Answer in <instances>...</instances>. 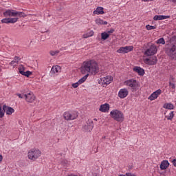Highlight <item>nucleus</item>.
I'll list each match as a JSON object with an SVG mask.
<instances>
[{
	"label": "nucleus",
	"instance_id": "nucleus-1",
	"mask_svg": "<svg viewBox=\"0 0 176 176\" xmlns=\"http://www.w3.org/2000/svg\"><path fill=\"white\" fill-rule=\"evenodd\" d=\"M80 72L82 75H88L91 74L92 75H96L100 72V67L98 63L94 60H85L82 63L80 67Z\"/></svg>",
	"mask_w": 176,
	"mask_h": 176
},
{
	"label": "nucleus",
	"instance_id": "nucleus-2",
	"mask_svg": "<svg viewBox=\"0 0 176 176\" xmlns=\"http://www.w3.org/2000/svg\"><path fill=\"white\" fill-rule=\"evenodd\" d=\"M124 86L130 89L131 91L135 92L140 89V82L134 78H131L124 82Z\"/></svg>",
	"mask_w": 176,
	"mask_h": 176
},
{
	"label": "nucleus",
	"instance_id": "nucleus-3",
	"mask_svg": "<svg viewBox=\"0 0 176 176\" xmlns=\"http://www.w3.org/2000/svg\"><path fill=\"white\" fill-rule=\"evenodd\" d=\"M176 46L175 44L173 42H169L166 45L165 52L167 54L169 57L173 58V60H176Z\"/></svg>",
	"mask_w": 176,
	"mask_h": 176
},
{
	"label": "nucleus",
	"instance_id": "nucleus-4",
	"mask_svg": "<svg viewBox=\"0 0 176 176\" xmlns=\"http://www.w3.org/2000/svg\"><path fill=\"white\" fill-rule=\"evenodd\" d=\"M110 116L116 122H124V114L120 110L113 109L110 112Z\"/></svg>",
	"mask_w": 176,
	"mask_h": 176
},
{
	"label": "nucleus",
	"instance_id": "nucleus-5",
	"mask_svg": "<svg viewBox=\"0 0 176 176\" xmlns=\"http://www.w3.org/2000/svg\"><path fill=\"white\" fill-rule=\"evenodd\" d=\"M41 155L42 152L38 148H32L29 150L28 153V159L32 162H35L36 160L39 159Z\"/></svg>",
	"mask_w": 176,
	"mask_h": 176
},
{
	"label": "nucleus",
	"instance_id": "nucleus-6",
	"mask_svg": "<svg viewBox=\"0 0 176 176\" xmlns=\"http://www.w3.org/2000/svg\"><path fill=\"white\" fill-rule=\"evenodd\" d=\"M112 80H113L112 76H107L98 80V83L101 84L103 87H105V86H108V85L112 83Z\"/></svg>",
	"mask_w": 176,
	"mask_h": 176
},
{
	"label": "nucleus",
	"instance_id": "nucleus-7",
	"mask_svg": "<svg viewBox=\"0 0 176 176\" xmlns=\"http://www.w3.org/2000/svg\"><path fill=\"white\" fill-rule=\"evenodd\" d=\"M157 53V47L155 45V44H152L148 49H147L144 54L145 56H153Z\"/></svg>",
	"mask_w": 176,
	"mask_h": 176
},
{
	"label": "nucleus",
	"instance_id": "nucleus-8",
	"mask_svg": "<svg viewBox=\"0 0 176 176\" xmlns=\"http://www.w3.org/2000/svg\"><path fill=\"white\" fill-rule=\"evenodd\" d=\"M143 61L147 65H155L157 63V58L156 56H151L150 58H144Z\"/></svg>",
	"mask_w": 176,
	"mask_h": 176
},
{
	"label": "nucleus",
	"instance_id": "nucleus-9",
	"mask_svg": "<svg viewBox=\"0 0 176 176\" xmlns=\"http://www.w3.org/2000/svg\"><path fill=\"white\" fill-rule=\"evenodd\" d=\"M94 127V123L93 121H88L85 125L82 126V131H85L86 133H90L91 130H93Z\"/></svg>",
	"mask_w": 176,
	"mask_h": 176
},
{
	"label": "nucleus",
	"instance_id": "nucleus-10",
	"mask_svg": "<svg viewBox=\"0 0 176 176\" xmlns=\"http://www.w3.org/2000/svg\"><path fill=\"white\" fill-rule=\"evenodd\" d=\"M87 78H89V74H86L85 76L82 77L80 80H78V82L72 84V87H73V89H77V87H79L80 85L86 82V80H87Z\"/></svg>",
	"mask_w": 176,
	"mask_h": 176
},
{
	"label": "nucleus",
	"instance_id": "nucleus-11",
	"mask_svg": "<svg viewBox=\"0 0 176 176\" xmlns=\"http://www.w3.org/2000/svg\"><path fill=\"white\" fill-rule=\"evenodd\" d=\"M162 94V89H158L155 91L153 92L148 98L150 101H155Z\"/></svg>",
	"mask_w": 176,
	"mask_h": 176
},
{
	"label": "nucleus",
	"instance_id": "nucleus-12",
	"mask_svg": "<svg viewBox=\"0 0 176 176\" xmlns=\"http://www.w3.org/2000/svg\"><path fill=\"white\" fill-rule=\"evenodd\" d=\"M18 69L19 74H21V75H23V76H26V78H29L30 76L32 75V72H24L25 71V67L23 65H21Z\"/></svg>",
	"mask_w": 176,
	"mask_h": 176
},
{
	"label": "nucleus",
	"instance_id": "nucleus-13",
	"mask_svg": "<svg viewBox=\"0 0 176 176\" xmlns=\"http://www.w3.org/2000/svg\"><path fill=\"white\" fill-rule=\"evenodd\" d=\"M133 49H134V47L133 46L122 47L117 50V53H119V54L130 53V52H133Z\"/></svg>",
	"mask_w": 176,
	"mask_h": 176
},
{
	"label": "nucleus",
	"instance_id": "nucleus-14",
	"mask_svg": "<svg viewBox=\"0 0 176 176\" xmlns=\"http://www.w3.org/2000/svg\"><path fill=\"white\" fill-rule=\"evenodd\" d=\"M24 97L25 98V101L27 102L32 103L34 101L36 100L35 95H34V93L32 92H29L28 94H26L24 95Z\"/></svg>",
	"mask_w": 176,
	"mask_h": 176
},
{
	"label": "nucleus",
	"instance_id": "nucleus-15",
	"mask_svg": "<svg viewBox=\"0 0 176 176\" xmlns=\"http://www.w3.org/2000/svg\"><path fill=\"white\" fill-rule=\"evenodd\" d=\"M5 17H17V11L14 10H7L3 12Z\"/></svg>",
	"mask_w": 176,
	"mask_h": 176
},
{
	"label": "nucleus",
	"instance_id": "nucleus-16",
	"mask_svg": "<svg viewBox=\"0 0 176 176\" xmlns=\"http://www.w3.org/2000/svg\"><path fill=\"white\" fill-rule=\"evenodd\" d=\"M129 96V89L127 88H122L118 91V97L121 99L126 98Z\"/></svg>",
	"mask_w": 176,
	"mask_h": 176
},
{
	"label": "nucleus",
	"instance_id": "nucleus-17",
	"mask_svg": "<svg viewBox=\"0 0 176 176\" xmlns=\"http://www.w3.org/2000/svg\"><path fill=\"white\" fill-rule=\"evenodd\" d=\"M111 109V105L108 103H104L101 104L99 108L100 112H102L103 113H108L109 112V109Z\"/></svg>",
	"mask_w": 176,
	"mask_h": 176
},
{
	"label": "nucleus",
	"instance_id": "nucleus-18",
	"mask_svg": "<svg viewBox=\"0 0 176 176\" xmlns=\"http://www.w3.org/2000/svg\"><path fill=\"white\" fill-rule=\"evenodd\" d=\"M133 69L134 72L138 74L140 76H144L145 74V70H144V69H142L141 67L135 66Z\"/></svg>",
	"mask_w": 176,
	"mask_h": 176
},
{
	"label": "nucleus",
	"instance_id": "nucleus-19",
	"mask_svg": "<svg viewBox=\"0 0 176 176\" xmlns=\"http://www.w3.org/2000/svg\"><path fill=\"white\" fill-rule=\"evenodd\" d=\"M3 109L4 111V113L6 112V115H12V113H14V109L6 105L3 106Z\"/></svg>",
	"mask_w": 176,
	"mask_h": 176
},
{
	"label": "nucleus",
	"instance_id": "nucleus-20",
	"mask_svg": "<svg viewBox=\"0 0 176 176\" xmlns=\"http://www.w3.org/2000/svg\"><path fill=\"white\" fill-rule=\"evenodd\" d=\"M168 167H170V162H168V160H163L160 165V170H167Z\"/></svg>",
	"mask_w": 176,
	"mask_h": 176
},
{
	"label": "nucleus",
	"instance_id": "nucleus-21",
	"mask_svg": "<svg viewBox=\"0 0 176 176\" xmlns=\"http://www.w3.org/2000/svg\"><path fill=\"white\" fill-rule=\"evenodd\" d=\"M166 19H170V16L168 15H155L153 17V20L157 21L159 20H166Z\"/></svg>",
	"mask_w": 176,
	"mask_h": 176
},
{
	"label": "nucleus",
	"instance_id": "nucleus-22",
	"mask_svg": "<svg viewBox=\"0 0 176 176\" xmlns=\"http://www.w3.org/2000/svg\"><path fill=\"white\" fill-rule=\"evenodd\" d=\"M61 72V67L58 65L53 66L51 69V74H58Z\"/></svg>",
	"mask_w": 176,
	"mask_h": 176
},
{
	"label": "nucleus",
	"instance_id": "nucleus-23",
	"mask_svg": "<svg viewBox=\"0 0 176 176\" xmlns=\"http://www.w3.org/2000/svg\"><path fill=\"white\" fill-rule=\"evenodd\" d=\"M19 61H20V57L15 56L14 60L10 63V65L12 67H16L19 64Z\"/></svg>",
	"mask_w": 176,
	"mask_h": 176
},
{
	"label": "nucleus",
	"instance_id": "nucleus-24",
	"mask_svg": "<svg viewBox=\"0 0 176 176\" xmlns=\"http://www.w3.org/2000/svg\"><path fill=\"white\" fill-rule=\"evenodd\" d=\"M94 14H104V8L102 7H98L94 11Z\"/></svg>",
	"mask_w": 176,
	"mask_h": 176
},
{
	"label": "nucleus",
	"instance_id": "nucleus-25",
	"mask_svg": "<svg viewBox=\"0 0 176 176\" xmlns=\"http://www.w3.org/2000/svg\"><path fill=\"white\" fill-rule=\"evenodd\" d=\"M163 108H164V109H169L170 111L174 109L175 107L174 104L173 103H165L163 105Z\"/></svg>",
	"mask_w": 176,
	"mask_h": 176
},
{
	"label": "nucleus",
	"instance_id": "nucleus-26",
	"mask_svg": "<svg viewBox=\"0 0 176 176\" xmlns=\"http://www.w3.org/2000/svg\"><path fill=\"white\" fill-rule=\"evenodd\" d=\"M78 116V114L77 111L70 112V120H75Z\"/></svg>",
	"mask_w": 176,
	"mask_h": 176
},
{
	"label": "nucleus",
	"instance_id": "nucleus-27",
	"mask_svg": "<svg viewBox=\"0 0 176 176\" xmlns=\"http://www.w3.org/2000/svg\"><path fill=\"white\" fill-rule=\"evenodd\" d=\"M93 35H94V32H93V30H91L90 32L85 33L82 35V38H84L85 39L87 38H90V36H93Z\"/></svg>",
	"mask_w": 176,
	"mask_h": 176
},
{
	"label": "nucleus",
	"instance_id": "nucleus-28",
	"mask_svg": "<svg viewBox=\"0 0 176 176\" xmlns=\"http://www.w3.org/2000/svg\"><path fill=\"white\" fill-rule=\"evenodd\" d=\"M70 115H71V112L65 111L63 113V118H64L65 120H70Z\"/></svg>",
	"mask_w": 176,
	"mask_h": 176
},
{
	"label": "nucleus",
	"instance_id": "nucleus-29",
	"mask_svg": "<svg viewBox=\"0 0 176 176\" xmlns=\"http://www.w3.org/2000/svg\"><path fill=\"white\" fill-rule=\"evenodd\" d=\"M167 120H173L174 119V111H170L168 116H165Z\"/></svg>",
	"mask_w": 176,
	"mask_h": 176
},
{
	"label": "nucleus",
	"instance_id": "nucleus-30",
	"mask_svg": "<svg viewBox=\"0 0 176 176\" xmlns=\"http://www.w3.org/2000/svg\"><path fill=\"white\" fill-rule=\"evenodd\" d=\"M155 43H157V45H166V41L164 38H160L155 41Z\"/></svg>",
	"mask_w": 176,
	"mask_h": 176
},
{
	"label": "nucleus",
	"instance_id": "nucleus-31",
	"mask_svg": "<svg viewBox=\"0 0 176 176\" xmlns=\"http://www.w3.org/2000/svg\"><path fill=\"white\" fill-rule=\"evenodd\" d=\"M107 38H109V34L107 33L106 32L101 33V38L103 41H107Z\"/></svg>",
	"mask_w": 176,
	"mask_h": 176
},
{
	"label": "nucleus",
	"instance_id": "nucleus-32",
	"mask_svg": "<svg viewBox=\"0 0 176 176\" xmlns=\"http://www.w3.org/2000/svg\"><path fill=\"white\" fill-rule=\"evenodd\" d=\"M19 21V18H10V24H14V23H17Z\"/></svg>",
	"mask_w": 176,
	"mask_h": 176
},
{
	"label": "nucleus",
	"instance_id": "nucleus-33",
	"mask_svg": "<svg viewBox=\"0 0 176 176\" xmlns=\"http://www.w3.org/2000/svg\"><path fill=\"white\" fill-rule=\"evenodd\" d=\"M146 29L148 31H151V30H156V26H152L151 25H146Z\"/></svg>",
	"mask_w": 176,
	"mask_h": 176
},
{
	"label": "nucleus",
	"instance_id": "nucleus-34",
	"mask_svg": "<svg viewBox=\"0 0 176 176\" xmlns=\"http://www.w3.org/2000/svg\"><path fill=\"white\" fill-rule=\"evenodd\" d=\"M5 116V110L2 109V106L0 105V118H3Z\"/></svg>",
	"mask_w": 176,
	"mask_h": 176
},
{
	"label": "nucleus",
	"instance_id": "nucleus-35",
	"mask_svg": "<svg viewBox=\"0 0 176 176\" xmlns=\"http://www.w3.org/2000/svg\"><path fill=\"white\" fill-rule=\"evenodd\" d=\"M59 53H60V51H58V50L50 51V54L51 56H57V54H58Z\"/></svg>",
	"mask_w": 176,
	"mask_h": 176
},
{
	"label": "nucleus",
	"instance_id": "nucleus-36",
	"mask_svg": "<svg viewBox=\"0 0 176 176\" xmlns=\"http://www.w3.org/2000/svg\"><path fill=\"white\" fill-rule=\"evenodd\" d=\"M1 23H3L5 24L10 23V18H6V19H2Z\"/></svg>",
	"mask_w": 176,
	"mask_h": 176
},
{
	"label": "nucleus",
	"instance_id": "nucleus-37",
	"mask_svg": "<svg viewBox=\"0 0 176 176\" xmlns=\"http://www.w3.org/2000/svg\"><path fill=\"white\" fill-rule=\"evenodd\" d=\"M17 16L20 17H26L27 15L24 12H17Z\"/></svg>",
	"mask_w": 176,
	"mask_h": 176
},
{
	"label": "nucleus",
	"instance_id": "nucleus-38",
	"mask_svg": "<svg viewBox=\"0 0 176 176\" xmlns=\"http://www.w3.org/2000/svg\"><path fill=\"white\" fill-rule=\"evenodd\" d=\"M102 21H103L101 19H98L96 20V23L98 25H102Z\"/></svg>",
	"mask_w": 176,
	"mask_h": 176
},
{
	"label": "nucleus",
	"instance_id": "nucleus-39",
	"mask_svg": "<svg viewBox=\"0 0 176 176\" xmlns=\"http://www.w3.org/2000/svg\"><path fill=\"white\" fill-rule=\"evenodd\" d=\"M61 164H62L63 166H64V167H67V164H68V161H67V160H63V161H62Z\"/></svg>",
	"mask_w": 176,
	"mask_h": 176
},
{
	"label": "nucleus",
	"instance_id": "nucleus-40",
	"mask_svg": "<svg viewBox=\"0 0 176 176\" xmlns=\"http://www.w3.org/2000/svg\"><path fill=\"white\" fill-rule=\"evenodd\" d=\"M169 86L170 87H171L172 89H175V84L171 82H169Z\"/></svg>",
	"mask_w": 176,
	"mask_h": 176
},
{
	"label": "nucleus",
	"instance_id": "nucleus-41",
	"mask_svg": "<svg viewBox=\"0 0 176 176\" xmlns=\"http://www.w3.org/2000/svg\"><path fill=\"white\" fill-rule=\"evenodd\" d=\"M107 32V34H109V36H110L111 34H113V32H115V30L111 29L110 30H109V31H107V32Z\"/></svg>",
	"mask_w": 176,
	"mask_h": 176
},
{
	"label": "nucleus",
	"instance_id": "nucleus-42",
	"mask_svg": "<svg viewBox=\"0 0 176 176\" xmlns=\"http://www.w3.org/2000/svg\"><path fill=\"white\" fill-rule=\"evenodd\" d=\"M172 164H173L174 167H176V159L172 160Z\"/></svg>",
	"mask_w": 176,
	"mask_h": 176
},
{
	"label": "nucleus",
	"instance_id": "nucleus-43",
	"mask_svg": "<svg viewBox=\"0 0 176 176\" xmlns=\"http://www.w3.org/2000/svg\"><path fill=\"white\" fill-rule=\"evenodd\" d=\"M125 176H136V175L133 173H126Z\"/></svg>",
	"mask_w": 176,
	"mask_h": 176
},
{
	"label": "nucleus",
	"instance_id": "nucleus-44",
	"mask_svg": "<svg viewBox=\"0 0 176 176\" xmlns=\"http://www.w3.org/2000/svg\"><path fill=\"white\" fill-rule=\"evenodd\" d=\"M2 160H3V157L2 155L0 153V164L2 163Z\"/></svg>",
	"mask_w": 176,
	"mask_h": 176
},
{
	"label": "nucleus",
	"instance_id": "nucleus-45",
	"mask_svg": "<svg viewBox=\"0 0 176 176\" xmlns=\"http://www.w3.org/2000/svg\"><path fill=\"white\" fill-rule=\"evenodd\" d=\"M16 96H18L19 98H24V96H21V94H17Z\"/></svg>",
	"mask_w": 176,
	"mask_h": 176
},
{
	"label": "nucleus",
	"instance_id": "nucleus-46",
	"mask_svg": "<svg viewBox=\"0 0 176 176\" xmlns=\"http://www.w3.org/2000/svg\"><path fill=\"white\" fill-rule=\"evenodd\" d=\"M107 24H108V22L102 21V25H107Z\"/></svg>",
	"mask_w": 176,
	"mask_h": 176
},
{
	"label": "nucleus",
	"instance_id": "nucleus-47",
	"mask_svg": "<svg viewBox=\"0 0 176 176\" xmlns=\"http://www.w3.org/2000/svg\"><path fill=\"white\" fill-rule=\"evenodd\" d=\"M169 2H172V3H175L176 4V0H168Z\"/></svg>",
	"mask_w": 176,
	"mask_h": 176
},
{
	"label": "nucleus",
	"instance_id": "nucleus-48",
	"mask_svg": "<svg viewBox=\"0 0 176 176\" xmlns=\"http://www.w3.org/2000/svg\"><path fill=\"white\" fill-rule=\"evenodd\" d=\"M142 1H143L144 2H151L153 0H142Z\"/></svg>",
	"mask_w": 176,
	"mask_h": 176
},
{
	"label": "nucleus",
	"instance_id": "nucleus-49",
	"mask_svg": "<svg viewBox=\"0 0 176 176\" xmlns=\"http://www.w3.org/2000/svg\"><path fill=\"white\" fill-rule=\"evenodd\" d=\"M67 176H78V175H74V174H70V175H68Z\"/></svg>",
	"mask_w": 176,
	"mask_h": 176
},
{
	"label": "nucleus",
	"instance_id": "nucleus-50",
	"mask_svg": "<svg viewBox=\"0 0 176 176\" xmlns=\"http://www.w3.org/2000/svg\"><path fill=\"white\" fill-rule=\"evenodd\" d=\"M118 176H126V175H120Z\"/></svg>",
	"mask_w": 176,
	"mask_h": 176
}]
</instances>
